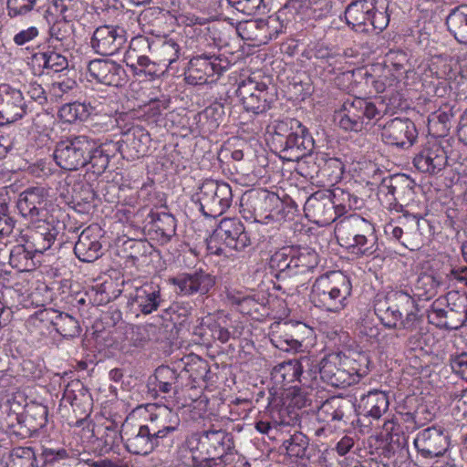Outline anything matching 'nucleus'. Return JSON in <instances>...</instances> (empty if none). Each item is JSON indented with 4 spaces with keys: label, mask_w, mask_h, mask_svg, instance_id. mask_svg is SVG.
<instances>
[{
    "label": "nucleus",
    "mask_w": 467,
    "mask_h": 467,
    "mask_svg": "<svg viewBox=\"0 0 467 467\" xmlns=\"http://www.w3.org/2000/svg\"><path fill=\"white\" fill-rule=\"evenodd\" d=\"M127 31L117 25H103L98 26L90 38V47L95 53L101 56L117 54L126 44Z\"/></svg>",
    "instance_id": "16"
},
{
    "label": "nucleus",
    "mask_w": 467,
    "mask_h": 467,
    "mask_svg": "<svg viewBox=\"0 0 467 467\" xmlns=\"http://www.w3.org/2000/svg\"><path fill=\"white\" fill-rule=\"evenodd\" d=\"M351 243L350 245L345 246L348 250H351L352 253L362 256L374 254L379 247L376 231L369 233L368 235L363 234L362 236H358Z\"/></svg>",
    "instance_id": "53"
},
{
    "label": "nucleus",
    "mask_w": 467,
    "mask_h": 467,
    "mask_svg": "<svg viewBox=\"0 0 467 467\" xmlns=\"http://www.w3.org/2000/svg\"><path fill=\"white\" fill-rule=\"evenodd\" d=\"M400 223V225L387 223L385 234L411 251L419 250L423 244L424 237L432 234L430 222L422 217L405 215L404 221Z\"/></svg>",
    "instance_id": "8"
},
{
    "label": "nucleus",
    "mask_w": 467,
    "mask_h": 467,
    "mask_svg": "<svg viewBox=\"0 0 467 467\" xmlns=\"http://www.w3.org/2000/svg\"><path fill=\"white\" fill-rule=\"evenodd\" d=\"M270 82L269 77L251 76L239 83L236 94L246 111L260 114L270 109L273 101Z\"/></svg>",
    "instance_id": "9"
},
{
    "label": "nucleus",
    "mask_w": 467,
    "mask_h": 467,
    "mask_svg": "<svg viewBox=\"0 0 467 467\" xmlns=\"http://www.w3.org/2000/svg\"><path fill=\"white\" fill-rule=\"evenodd\" d=\"M296 360L300 379L305 380L306 385L311 379L316 377L318 372L319 363H317L316 360L308 356H301L299 358H296Z\"/></svg>",
    "instance_id": "64"
},
{
    "label": "nucleus",
    "mask_w": 467,
    "mask_h": 467,
    "mask_svg": "<svg viewBox=\"0 0 467 467\" xmlns=\"http://www.w3.org/2000/svg\"><path fill=\"white\" fill-rule=\"evenodd\" d=\"M55 330L65 338H74L80 335L81 327L75 317L61 312L57 320Z\"/></svg>",
    "instance_id": "55"
},
{
    "label": "nucleus",
    "mask_w": 467,
    "mask_h": 467,
    "mask_svg": "<svg viewBox=\"0 0 467 467\" xmlns=\"http://www.w3.org/2000/svg\"><path fill=\"white\" fill-rule=\"evenodd\" d=\"M187 449L193 451L196 456L189 462L192 467H213L224 455L234 450L232 433L223 429H209L200 432H192L185 439Z\"/></svg>",
    "instance_id": "3"
},
{
    "label": "nucleus",
    "mask_w": 467,
    "mask_h": 467,
    "mask_svg": "<svg viewBox=\"0 0 467 467\" xmlns=\"http://www.w3.org/2000/svg\"><path fill=\"white\" fill-rule=\"evenodd\" d=\"M123 250L126 253V257L135 265L151 254L152 246L146 240L130 239L123 244Z\"/></svg>",
    "instance_id": "51"
},
{
    "label": "nucleus",
    "mask_w": 467,
    "mask_h": 467,
    "mask_svg": "<svg viewBox=\"0 0 467 467\" xmlns=\"http://www.w3.org/2000/svg\"><path fill=\"white\" fill-rule=\"evenodd\" d=\"M452 305L457 307V310H448L446 320L441 324L442 328L455 330L462 327L467 321V296H457Z\"/></svg>",
    "instance_id": "48"
},
{
    "label": "nucleus",
    "mask_w": 467,
    "mask_h": 467,
    "mask_svg": "<svg viewBox=\"0 0 467 467\" xmlns=\"http://www.w3.org/2000/svg\"><path fill=\"white\" fill-rule=\"evenodd\" d=\"M151 230L156 237L162 244H166L176 234V219L168 213H150Z\"/></svg>",
    "instance_id": "42"
},
{
    "label": "nucleus",
    "mask_w": 467,
    "mask_h": 467,
    "mask_svg": "<svg viewBox=\"0 0 467 467\" xmlns=\"http://www.w3.org/2000/svg\"><path fill=\"white\" fill-rule=\"evenodd\" d=\"M193 366H196L197 374L196 379H205L209 373V365L207 361L198 358L196 362L189 365V368H183L178 371L170 366H159L152 376L149 378L148 387L150 391H154L156 395H176L182 389L184 386L183 378L188 375L190 371L193 370Z\"/></svg>",
    "instance_id": "6"
},
{
    "label": "nucleus",
    "mask_w": 467,
    "mask_h": 467,
    "mask_svg": "<svg viewBox=\"0 0 467 467\" xmlns=\"http://www.w3.org/2000/svg\"><path fill=\"white\" fill-rule=\"evenodd\" d=\"M49 48L67 50L73 42V26L68 20H57L49 28Z\"/></svg>",
    "instance_id": "41"
},
{
    "label": "nucleus",
    "mask_w": 467,
    "mask_h": 467,
    "mask_svg": "<svg viewBox=\"0 0 467 467\" xmlns=\"http://www.w3.org/2000/svg\"><path fill=\"white\" fill-rule=\"evenodd\" d=\"M241 207L256 222L275 220L284 208L279 196L265 189H253L245 192L241 199Z\"/></svg>",
    "instance_id": "12"
},
{
    "label": "nucleus",
    "mask_w": 467,
    "mask_h": 467,
    "mask_svg": "<svg viewBox=\"0 0 467 467\" xmlns=\"http://www.w3.org/2000/svg\"><path fill=\"white\" fill-rule=\"evenodd\" d=\"M124 136L126 139L122 140L126 145V149L123 151L122 145L119 142L114 144L116 150L119 151L123 157L128 160H136L144 156L150 147V136L148 130L142 126H132L127 131Z\"/></svg>",
    "instance_id": "28"
},
{
    "label": "nucleus",
    "mask_w": 467,
    "mask_h": 467,
    "mask_svg": "<svg viewBox=\"0 0 467 467\" xmlns=\"http://www.w3.org/2000/svg\"><path fill=\"white\" fill-rule=\"evenodd\" d=\"M170 282L176 286V293L181 296L206 294L215 283L214 278L202 269L180 274L171 278Z\"/></svg>",
    "instance_id": "26"
},
{
    "label": "nucleus",
    "mask_w": 467,
    "mask_h": 467,
    "mask_svg": "<svg viewBox=\"0 0 467 467\" xmlns=\"http://www.w3.org/2000/svg\"><path fill=\"white\" fill-rule=\"evenodd\" d=\"M418 136L413 121L410 119L395 118L382 128L381 139L389 145L403 149L411 147Z\"/></svg>",
    "instance_id": "20"
},
{
    "label": "nucleus",
    "mask_w": 467,
    "mask_h": 467,
    "mask_svg": "<svg viewBox=\"0 0 467 467\" xmlns=\"http://www.w3.org/2000/svg\"><path fill=\"white\" fill-rule=\"evenodd\" d=\"M89 114V107L80 102L66 103L58 110L59 118L68 123L83 121Z\"/></svg>",
    "instance_id": "54"
},
{
    "label": "nucleus",
    "mask_w": 467,
    "mask_h": 467,
    "mask_svg": "<svg viewBox=\"0 0 467 467\" xmlns=\"http://www.w3.org/2000/svg\"><path fill=\"white\" fill-rule=\"evenodd\" d=\"M8 458L7 467H39V461L31 447H15Z\"/></svg>",
    "instance_id": "50"
},
{
    "label": "nucleus",
    "mask_w": 467,
    "mask_h": 467,
    "mask_svg": "<svg viewBox=\"0 0 467 467\" xmlns=\"http://www.w3.org/2000/svg\"><path fill=\"white\" fill-rule=\"evenodd\" d=\"M445 24L450 34L455 40L467 45V5H461L451 10Z\"/></svg>",
    "instance_id": "40"
},
{
    "label": "nucleus",
    "mask_w": 467,
    "mask_h": 467,
    "mask_svg": "<svg viewBox=\"0 0 467 467\" xmlns=\"http://www.w3.org/2000/svg\"><path fill=\"white\" fill-rule=\"evenodd\" d=\"M94 140L87 136H73L57 142L53 157L57 166L66 171L84 168Z\"/></svg>",
    "instance_id": "7"
},
{
    "label": "nucleus",
    "mask_w": 467,
    "mask_h": 467,
    "mask_svg": "<svg viewBox=\"0 0 467 467\" xmlns=\"http://www.w3.org/2000/svg\"><path fill=\"white\" fill-rule=\"evenodd\" d=\"M28 104L20 89L8 84H0V126L21 119L27 112Z\"/></svg>",
    "instance_id": "19"
},
{
    "label": "nucleus",
    "mask_w": 467,
    "mask_h": 467,
    "mask_svg": "<svg viewBox=\"0 0 467 467\" xmlns=\"http://www.w3.org/2000/svg\"><path fill=\"white\" fill-rule=\"evenodd\" d=\"M128 305L143 315H150L166 305L161 288L154 283H145L130 294Z\"/></svg>",
    "instance_id": "21"
},
{
    "label": "nucleus",
    "mask_w": 467,
    "mask_h": 467,
    "mask_svg": "<svg viewBox=\"0 0 467 467\" xmlns=\"http://www.w3.org/2000/svg\"><path fill=\"white\" fill-rule=\"evenodd\" d=\"M123 431L118 429V424L114 421H108L104 426H99L96 430V435L103 444L107 447L112 448L122 441Z\"/></svg>",
    "instance_id": "57"
},
{
    "label": "nucleus",
    "mask_w": 467,
    "mask_h": 467,
    "mask_svg": "<svg viewBox=\"0 0 467 467\" xmlns=\"http://www.w3.org/2000/svg\"><path fill=\"white\" fill-rule=\"evenodd\" d=\"M105 146L106 144H98L94 140V147L91 152L88 154V160H86L85 167L88 171L100 175L106 171L109 163V154L104 149Z\"/></svg>",
    "instance_id": "46"
},
{
    "label": "nucleus",
    "mask_w": 467,
    "mask_h": 467,
    "mask_svg": "<svg viewBox=\"0 0 467 467\" xmlns=\"http://www.w3.org/2000/svg\"><path fill=\"white\" fill-rule=\"evenodd\" d=\"M122 431V441L132 454L148 455L162 445L148 422L138 426L125 422Z\"/></svg>",
    "instance_id": "14"
},
{
    "label": "nucleus",
    "mask_w": 467,
    "mask_h": 467,
    "mask_svg": "<svg viewBox=\"0 0 467 467\" xmlns=\"http://www.w3.org/2000/svg\"><path fill=\"white\" fill-rule=\"evenodd\" d=\"M414 445L423 458L440 457L449 447V436L441 428L430 427L417 434Z\"/></svg>",
    "instance_id": "22"
},
{
    "label": "nucleus",
    "mask_w": 467,
    "mask_h": 467,
    "mask_svg": "<svg viewBox=\"0 0 467 467\" xmlns=\"http://www.w3.org/2000/svg\"><path fill=\"white\" fill-rule=\"evenodd\" d=\"M367 355L358 354L356 359L342 361L338 354H329L319 363L318 373L323 381L337 388H346L356 383L368 373Z\"/></svg>",
    "instance_id": "5"
},
{
    "label": "nucleus",
    "mask_w": 467,
    "mask_h": 467,
    "mask_svg": "<svg viewBox=\"0 0 467 467\" xmlns=\"http://www.w3.org/2000/svg\"><path fill=\"white\" fill-rule=\"evenodd\" d=\"M389 406V401L387 393L375 389L362 396L358 404V414L379 420L387 412Z\"/></svg>",
    "instance_id": "36"
},
{
    "label": "nucleus",
    "mask_w": 467,
    "mask_h": 467,
    "mask_svg": "<svg viewBox=\"0 0 467 467\" xmlns=\"http://www.w3.org/2000/svg\"><path fill=\"white\" fill-rule=\"evenodd\" d=\"M448 156L435 137H431L421 144L420 150L413 159L418 171L429 174H437L447 165Z\"/></svg>",
    "instance_id": "17"
},
{
    "label": "nucleus",
    "mask_w": 467,
    "mask_h": 467,
    "mask_svg": "<svg viewBox=\"0 0 467 467\" xmlns=\"http://www.w3.org/2000/svg\"><path fill=\"white\" fill-rule=\"evenodd\" d=\"M37 220L26 234V244L35 254H43L54 244L59 234V222Z\"/></svg>",
    "instance_id": "25"
},
{
    "label": "nucleus",
    "mask_w": 467,
    "mask_h": 467,
    "mask_svg": "<svg viewBox=\"0 0 467 467\" xmlns=\"http://www.w3.org/2000/svg\"><path fill=\"white\" fill-rule=\"evenodd\" d=\"M196 196L203 215L215 218L230 208L234 195L228 183L206 180L200 186Z\"/></svg>",
    "instance_id": "11"
},
{
    "label": "nucleus",
    "mask_w": 467,
    "mask_h": 467,
    "mask_svg": "<svg viewBox=\"0 0 467 467\" xmlns=\"http://www.w3.org/2000/svg\"><path fill=\"white\" fill-rule=\"evenodd\" d=\"M230 66L225 57L203 53L190 59L185 78L189 84L207 83L213 76H221Z\"/></svg>",
    "instance_id": "13"
},
{
    "label": "nucleus",
    "mask_w": 467,
    "mask_h": 467,
    "mask_svg": "<svg viewBox=\"0 0 467 467\" xmlns=\"http://www.w3.org/2000/svg\"><path fill=\"white\" fill-rule=\"evenodd\" d=\"M271 375L276 382L284 386L295 382L305 385V380L300 379L296 358L277 364L274 367Z\"/></svg>",
    "instance_id": "44"
},
{
    "label": "nucleus",
    "mask_w": 467,
    "mask_h": 467,
    "mask_svg": "<svg viewBox=\"0 0 467 467\" xmlns=\"http://www.w3.org/2000/svg\"><path fill=\"white\" fill-rule=\"evenodd\" d=\"M148 423L162 444L166 439L173 437L181 430L179 414L168 408L161 410L156 414H151Z\"/></svg>",
    "instance_id": "32"
},
{
    "label": "nucleus",
    "mask_w": 467,
    "mask_h": 467,
    "mask_svg": "<svg viewBox=\"0 0 467 467\" xmlns=\"http://www.w3.org/2000/svg\"><path fill=\"white\" fill-rule=\"evenodd\" d=\"M218 242L235 251H243L251 245L248 233L243 223L236 218H224L220 222L211 237L209 249L213 248V243Z\"/></svg>",
    "instance_id": "15"
},
{
    "label": "nucleus",
    "mask_w": 467,
    "mask_h": 467,
    "mask_svg": "<svg viewBox=\"0 0 467 467\" xmlns=\"http://www.w3.org/2000/svg\"><path fill=\"white\" fill-rule=\"evenodd\" d=\"M318 265V254L309 247L284 246L272 254L269 266L276 271L275 278L291 293L299 292L306 277Z\"/></svg>",
    "instance_id": "1"
},
{
    "label": "nucleus",
    "mask_w": 467,
    "mask_h": 467,
    "mask_svg": "<svg viewBox=\"0 0 467 467\" xmlns=\"http://www.w3.org/2000/svg\"><path fill=\"white\" fill-rule=\"evenodd\" d=\"M35 253L26 244H17L13 247L9 255V264L20 272L30 271L35 268Z\"/></svg>",
    "instance_id": "47"
},
{
    "label": "nucleus",
    "mask_w": 467,
    "mask_h": 467,
    "mask_svg": "<svg viewBox=\"0 0 467 467\" xmlns=\"http://www.w3.org/2000/svg\"><path fill=\"white\" fill-rule=\"evenodd\" d=\"M229 5L247 16L265 14L266 5L264 0H227Z\"/></svg>",
    "instance_id": "60"
},
{
    "label": "nucleus",
    "mask_w": 467,
    "mask_h": 467,
    "mask_svg": "<svg viewBox=\"0 0 467 467\" xmlns=\"http://www.w3.org/2000/svg\"><path fill=\"white\" fill-rule=\"evenodd\" d=\"M375 9V0H356L345 9L344 16L348 26L356 31L368 32L369 16Z\"/></svg>",
    "instance_id": "33"
},
{
    "label": "nucleus",
    "mask_w": 467,
    "mask_h": 467,
    "mask_svg": "<svg viewBox=\"0 0 467 467\" xmlns=\"http://www.w3.org/2000/svg\"><path fill=\"white\" fill-rule=\"evenodd\" d=\"M124 61L131 68H136L138 66L147 68L154 65L153 40L141 35L132 37L125 52Z\"/></svg>",
    "instance_id": "29"
},
{
    "label": "nucleus",
    "mask_w": 467,
    "mask_h": 467,
    "mask_svg": "<svg viewBox=\"0 0 467 467\" xmlns=\"http://www.w3.org/2000/svg\"><path fill=\"white\" fill-rule=\"evenodd\" d=\"M375 314L381 323L389 328H396L402 316L392 305L387 304L384 298H379L374 305Z\"/></svg>",
    "instance_id": "52"
},
{
    "label": "nucleus",
    "mask_w": 467,
    "mask_h": 467,
    "mask_svg": "<svg viewBox=\"0 0 467 467\" xmlns=\"http://www.w3.org/2000/svg\"><path fill=\"white\" fill-rule=\"evenodd\" d=\"M355 406L348 399L334 396L325 400L317 410V419L319 422L332 425L334 429L348 425V421L353 412Z\"/></svg>",
    "instance_id": "18"
},
{
    "label": "nucleus",
    "mask_w": 467,
    "mask_h": 467,
    "mask_svg": "<svg viewBox=\"0 0 467 467\" xmlns=\"http://www.w3.org/2000/svg\"><path fill=\"white\" fill-rule=\"evenodd\" d=\"M47 408L40 403L26 405L22 423L30 434L37 432L47 422Z\"/></svg>",
    "instance_id": "43"
},
{
    "label": "nucleus",
    "mask_w": 467,
    "mask_h": 467,
    "mask_svg": "<svg viewBox=\"0 0 467 467\" xmlns=\"http://www.w3.org/2000/svg\"><path fill=\"white\" fill-rule=\"evenodd\" d=\"M389 187H391L392 192L396 198L400 210L408 206L415 197V182L406 174H395L388 177Z\"/></svg>",
    "instance_id": "38"
},
{
    "label": "nucleus",
    "mask_w": 467,
    "mask_h": 467,
    "mask_svg": "<svg viewBox=\"0 0 467 467\" xmlns=\"http://www.w3.org/2000/svg\"><path fill=\"white\" fill-rule=\"evenodd\" d=\"M387 304L392 305L403 316L410 308H415L416 301L405 291L399 290L389 293L384 296Z\"/></svg>",
    "instance_id": "58"
},
{
    "label": "nucleus",
    "mask_w": 467,
    "mask_h": 467,
    "mask_svg": "<svg viewBox=\"0 0 467 467\" xmlns=\"http://www.w3.org/2000/svg\"><path fill=\"white\" fill-rule=\"evenodd\" d=\"M309 440L300 431H296L288 439L284 440L282 448L290 458H300L307 456Z\"/></svg>",
    "instance_id": "49"
},
{
    "label": "nucleus",
    "mask_w": 467,
    "mask_h": 467,
    "mask_svg": "<svg viewBox=\"0 0 467 467\" xmlns=\"http://www.w3.org/2000/svg\"><path fill=\"white\" fill-rule=\"evenodd\" d=\"M351 292L349 277L340 271H332L316 279L309 297L317 307L339 312L346 307Z\"/></svg>",
    "instance_id": "4"
},
{
    "label": "nucleus",
    "mask_w": 467,
    "mask_h": 467,
    "mask_svg": "<svg viewBox=\"0 0 467 467\" xmlns=\"http://www.w3.org/2000/svg\"><path fill=\"white\" fill-rule=\"evenodd\" d=\"M99 231L97 226H88L78 236L74 246L76 256L82 262L91 263L102 255V244L99 242Z\"/></svg>",
    "instance_id": "31"
},
{
    "label": "nucleus",
    "mask_w": 467,
    "mask_h": 467,
    "mask_svg": "<svg viewBox=\"0 0 467 467\" xmlns=\"http://www.w3.org/2000/svg\"><path fill=\"white\" fill-rule=\"evenodd\" d=\"M439 282L434 276L427 274L420 275L415 284V290L419 297H423L426 300L434 296Z\"/></svg>",
    "instance_id": "59"
},
{
    "label": "nucleus",
    "mask_w": 467,
    "mask_h": 467,
    "mask_svg": "<svg viewBox=\"0 0 467 467\" xmlns=\"http://www.w3.org/2000/svg\"><path fill=\"white\" fill-rule=\"evenodd\" d=\"M336 113L342 129L358 132L371 119L379 118L381 110L369 100L361 98H348L342 102Z\"/></svg>",
    "instance_id": "10"
},
{
    "label": "nucleus",
    "mask_w": 467,
    "mask_h": 467,
    "mask_svg": "<svg viewBox=\"0 0 467 467\" xmlns=\"http://www.w3.org/2000/svg\"><path fill=\"white\" fill-rule=\"evenodd\" d=\"M225 115V107L223 103L215 101L207 107L202 116L207 119L210 130H215L220 123L223 120Z\"/></svg>",
    "instance_id": "62"
},
{
    "label": "nucleus",
    "mask_w": 467,
    "mask_h": 467,
    "mask_svg": "<svg viewBox=\"0 0 467 467\" xmlns=\"http://www.w3.org/2000/svg\"><path fill=\"white\" fill-rule=\"evenodd\" d=\"M48 193L43 187H32L22 192L16 207L20 214L31 220H42L47 211Z\"/></svg>",
    "instance_id": "23"
},
{
    "label": "nucleus",
    "mask_w": 467,
    "mask_h": 467,
    "mask_svg": "<svg viewBox=\"0 0 467 467\" xmlns=\"http://www.w3.org/2000/svg\"><path fill=\"white\" fill-rule=\"evenodd\" d=\"M62 49L49 48L35 56L36 60L43 63V68L55 73L63 72L68 69L67 57L61 52Z\"/></svg>",
    "instance_id": "45"
},
{
    "label": "nucleus",
    "mask_w": 467,
    "mask_h": 467,
    "mask_svg": "<svg viewBox=\"0 0 467 467\" xmlns=\"http://www.w3.org/2000/svg\"><path fill=\"white\" fill-rule=\"evenodd\" d=\"M275 22V20L246 21L239 24L237 30L243 38L255 40L258 37L257 34H255L256 30H269L271 27L270 24Z\"/></svg>",
    "instance_id": "61"
},
{
    "label": "nucleus",
    "mask_w": 467,
    "mask_h": 467,
    "mask_svg": "<svg viewBox=\"0 0 467 467\" xmlns=\"http://www.w3.org/2000/svg\"><path fill=\"white\" fill-rule=\"evenodd\" d=\"M179 38L164 36L153 40V60L155 64L171 67L182 55L181 42Z\"/></svg>",
    "instance_id": "34"
},
{
    "label": "nucleus",
    "mask_w": 467,
    "mask_h": 467,
    "mask_svg": "<svg viewBox=\"0 0 467 467\" xmlns=\"http://www.w3.org/2000/svg\"><path fill=\"white\" fill-rule=\"evenodd\" d=\"M375 231L374 225L358 214H350L341 219L336 226L337 239L341 245H350L354 240Z\"/></svg>",
    "instance_id": "30"
},
{
    "label": "nucleus",
    "mask_w": 467,
    "mask_h": 467,
    "mask_svg": "<svg viewBox=\"0 0 467 467\" xmlns=\"http://www.w3.org/2000/svg\"><path fill=\"white\" fill-rule=\"evenodd\" d=\"M304 212L310 221L318 225L329 224L337 219L328 191H317L311 194L305 202Z\"/></svg>",
    "instance_id": "24"
},
{
    "label": "nucleus",
    "mask_w": 467,
    "mask_h": 467,
    "mask_svg": "<svg viewBox=\"0 0 467 467\" xmlns=\"http://www.w3.org/2000/svg\"><path fill=\"white\" fill-rule=\"evenodd\" d=\"M286 5L297 14L315 20L328 17L333 9L331 0H288Z\"/></svg>",
    "instance_id": "35"
},
{
    "label": "nucleus",
    "mask_w": 467,
    "mask_h": 467,
    "mask_svg": "<svg viewBox=\"0 0 467 467\" xmlns=\"http://www.w3.org/2000/svg\"><path fill=\"white\" fill-rule=\"evenodd\" d=\"M328 192L330 193L333 206H335L337 218L345 215L352 210L361 209L365 204L364 199L340 187L328 191Z\"/></svg>",
    "instance_id": "39"
},
{
    "label": "nucleus",
    "mask_w": 467,
    "mask_h": 467,
    "mask_svg": "<svg viewBox=\"0 0 467 467\" xmlns=\"http://www.w3.org/2000/svg\"><path fill=\"white\" fill-rule=\"evenodd\" d=\"M43 0H6V12L10 18L25 16L41 8Z\"/></svg>",
    "instance_id": "56"
},
{
    "label": "nucleus",
    "mask_w": 467,
    "mask_h": 467,
    "mask_svg": "<svg viewBox=\"0 0 467 467\" xmlns=\"http://www.w3.org/2000/svg\"><path fill=\"white\" fill-rule=\"evenodd\" d=\"M90 76L98 82L112 87H120L126 81L124 67L111 59H94L88 65Z\"/></svg>",
    "instance_id": "27"
},
{
    "label": "nucleus",
    "mask_w": 467,
    "mask_h": 467,
    "mask_svg": "<svg viewBox=\"0 0 467 467\" xmlns=\"http://www.w3.org/2000/svg\"><path fill=\"white\" fill-rule=\"evenodd\" d=\"M304 328L301 323H284L279 329L273 334L271 341L283 351L298 350L302 347L299 330Z\"/></svg>",
    "instance_id": "37"
},
{
    "label": "nucleus",
    "mask_w": 467,
    "mask_h": 467,
    "mask_svg": "<svg viewBox=\"0 0 467 467\" xmlns=\"http://www.w3.org/2000/svg\"><path fill=\"white\" fill-rule=\"evenodd\" d=\"M389 180L388 178H384L378 191V196L381 202V204L389 210H395L397 212H401L398 202H396V198L394 196V192L391 191V187H389Z\"/></svg>",
    "instance_id": "63"
},
{
    "label": "nucleus",
    "mask_w": 467,
    "mask_h": 467,
    "mask_svg": "<svg viewBox=\"0 0 467 467\" xmlns=\"http://www.w3.org/2000/svg\"><path fill=\"white\" fill-rule=\"evenodd\" d=\"M270 144L280 158L288 161H297L309 156L315 148V140L308 129L296 119L275 121Z\"/></svg>",
    "instance_id": "2"
}]
</instances>
